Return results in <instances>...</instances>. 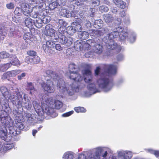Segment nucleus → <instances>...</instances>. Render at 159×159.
Returning a JSON list of instances; mask_svg holds the SVG:
<instances>
[{
    "label": "nucleus",
    "mask_w": 159,
    "mask_h": 159,
    "mask_svg": "<svg viewBox=\"0 0 159 159\" xmlns=\"http://www.w3.org/2000/svg\"><path fill=\"white\" fill-rule=\"evenodd\" d=\"M33 105L36 112L38 115L40 116H42L44 114V112L42 106L41 107L36 100H34L33 102Z\"/></svg>",
    "instance_id": "18"
},
{
    "label": "nucleus",
    "mask_w": 159,
    "mask_h": 159,
    "mask_svg": "<svg viewBox=\"0 0 159 159\" xmlns=\"http://www.w3.org/2000/svg\"><path fill=\"white\" fill-rule=\"evenodd\" d=\"M23 14L26 16H30L32 8L30 7L29 5L23 3L21 6Z\"/></svg>",
    "instance_id": "22"
},
{
    "label": "nucleus",
    "mask_w": 159,
    "mask_h": 159,
    "mask_svg": "<svg viewBox=\"0 0 159 159\" xmlns=\"http://www.w3.org/2000/svg\"><path fill=\"white\" fill-rule=\"evenodd\" d=\"M80 13H83V11H80L79 14H78V12L75 11H74L71 12V13H70V16L74 17L75 19H76L77 20H78L80 18L79 17V14H80Z\"/></svg>",
    "instance_id": "43"
},
{
    "label": "nucleus",
    "mask_w": 159,
    "mask_h": 159,
    "mask_svg": "<svg viewBox=\"0 0 159 159\" xmlns=\"http://www.w3.org/2000/svg\"><path fill=\"white\" fill-rule=\"evenodd\" d=\"M57 1L58 5L61 6L65 5L66 2V0H57Z\"/></svg>",
    "instance_id": "61"
},
{
    "label": "nucleus",
    "mask_w": 159,
    "mask_h": 159,
    "mask_svg": "<svg viewBox=\"0 0 159 159\" xmlns=\"http://www.w3.org/2000/svg\"><path fill=\"white\" fill-rule=\"evenodd\" d=\"M58 22L59 24L60 25V28H59V29L61 28V30H62V31H63V29L62 27V28L61 27V26H66V22L65 21H64L62 19L59 20Z\"/></svg>",
    "instance_id": "58"
},
{
    "label": "nucleus",
    "mask_w": 159,
    "mask_h": 159,
    "mask_svg": "<svg viewBox=\"0 0 159 159\" xmlns=\"http://www.w3.org/2000/svg\"><path fill=\"white\" fill-rule=\"evenodd\" d=\"M47 4L49 5V8L51 10L55 9L58 5L57 1L52 2H51Z\"/></svg>",
    "instance_id": "46"
},
{
    "label": "nucleus",
    "mask_w": 159,
    "mask_h": 159,
    "mask_svg": "<svg viewBox=\"0 0 159 159\" xmlns=\"http://www.w3.org/2000/svg\"><path fill=\"white\" fill-rule=\"evenodd\" d=\"M2 109L0 111V120L2 123L4 125L8 126L9 125H13L12 120L10 117L8 116L4 115V113L8 111L10 109L9 104L7 100L2 105Z\"/></svg>",
    "instance_id": "9"
},
{
    "label": "nucleus",
    "mask_w": 159,
    "mask_h": 159,
    "mask_svg": "<svg viewBox=\"0 0 159 159\" xmlns=\"http://www.w3.org/2000/svg\"><path fill=\"white\" fill-rule=\"evenodd\" d=\"M32 59L31 58H26L25 61L28 64H36L39 63L40 61V58L36 55L34 56V60H32Z\"/></svg>",
    "instance_id": "25"
},
{
    "label": "nucleus",
    "mask_w": 159,
    "mask_h": 159,
    "mask_svg": "<svg viewBox=\"0 0 159 159\" xmlns=\"http://www.w3.org/2000/svg\"><path fill=\"white\" fill-rule=\"evenodd\" d=\"M74 153L71 151L65 152L63 155L62 159H73Z\"/></svg>",
    "instance_id": "33"
},
{
    "label": "nucleus",
    "mask_w": 159,
    "mask_h": 159,
    "mask_svg": "<svg viewBox=\"0 0 159 159\" xmlns=\"http://www.w3.org/2000/svg\"><path fill=\"white\" fill-rule=\"evenodd\" d=\"M56 32L51 25L48 24L46 26L44 31L45 34L51 37L53 39L57 40L59 38V36Z\"/></svg>",
    "instance_id": "12"
},
{
    "label": "nucleus",
    "mask_w": 159,
    "mask_h": 159,
    "mask_svg": "<svg viewBox=\"0 0 159 159\" xmlns=\"http://www.w3.org/2000/svg\"><path fill=\"white\" fill-rule=\"evenodd\" d=\"M39 1L42 2L43 5L42 7H43V5L46 6V3H49L53 1V0H39Z\"/></svg>",
    "instance_id": "63"
},
{
    "label": "nucleus",
    "mask_w": 159,
    "mask_h": 159,
    "mask_svg": "<svg viewBox=\"0 0 159 159\" xmlns=\"http://www.w3.org/2000/svg\"><path fill=\"white\" fill-rule=\"evenodd\" d=\"M118 67L117 64L111 65H105L104 66V72L100 73V69L97 67L95 70V76H98L100 78L97 82L99 88L105 92L110 91L113 86V83L109 76L110 75H114L117 72Z\"/></svg>",
    "instance_id": "1"
},
{
    "label": "nucleus",
    "mask_w": 159,
    "mask_h": 159,
    "mask_svg": "<svg viewBox=\"0 0 159 159\" xmlns=\"http://www.w3.org/2000/svg\"><path fill=\"white\" fill-rule=\"evenodd\" d=\"M25 23L26 26L30 28L34 24V20L30 17H28L25 20Z\"/></svg>",
    "instance_id": "36"
},
{
    "label": "nucleus",
    "mask_w": 159,
    "mask_h": 159,
    "mask_svg": "<svg viewBox=\"0 0 159 159\" xmlns=\"http://www.w3.org/2000/svg\"><path fill=\"white\" fill-rule=\"evenodd\" d=\"M93 51L95 54H100L103 51V47L102 45L97 43L93 47Z\"/></svg>",
    "instance_id": "26"
},
{
    "label": "nucleus",
    "mask_w": 159,
    "mask_h": 159,
    "mask_svg": "<svg viewBox=\"0 0 159 159\" xmlns=\"http://www.w3.org/2000/svg\"><path fill=\"white\" fill-rule=\"evenodd\" d=\"M79 17L78 22L81 24H82L83 26L84 25L87 27L91 26V23L88 20L84 14L80 13L79 15Z\"/></svg>",
    "instance_id": "19"
},
{
    "label": "nucleus",
    "mask_w": 159,
    "mask_h": 159,
    "mask_svg": "<svg viewBox=\"0 0 159 159\" xmlns=\"http://www.w3.org/2000/svg\"><path fill=\"white\" fill-rule=\"evenodd\" d=\"M74 110L77 112H85L86 111V110L84 107H76L74 108Z\"/></svg>",
    "instance_id": "54"
},
{
    "label": "nucleus",
    "mask_w": 159,
    "mask_h": 159,
    "mask_svg": "<svg viewBox=\"0 0 159 159\" xmlns=\"http://www.w3.org/2000/svg\"><path fill=\"white\" fill-rule=\"evenodd\" d=\"M115 4L121 8L124 9L126 7V4L121 0H113Z\"/></svg>",
    "instance_id": "32"
},
{
    "label": "nucleus",
    "mask_w": 159,
    "mask_h": 159,
    "mask_svg": "<svg viewBox=\"0 0 159 159\" xmlns=\"http://www.w3.org/2000/svg\"><path fill=\"white\" fill-rule=\"evenodd\" d=\"M45 75H44V78H42L43 82H39L42 87L44 91L49 93L54 92L55 85V83L58 82L61 78L58 74L51 70H47L45 72Z\"/></svg>",
    "instance_id": "2"
},
{
    "label": "nucleus",
    "mask_w": 159,
    "mask_h": 159,
    "mask_svg": "<svg viewBox=\"0 0 159 159\" xmlns=\"http://www.w3.org/2000/svg\"><path fill=\"white\" fill-rule=\"evenodd\" d=\"M128 39H129L130 42L131 43H134L135 40L136 39V35L134 33H133L131 35L129 34V35H128Z\"/></svg>",
    "instance_id": "44"
},
{
    "label": "nucleus",
    "mask_w": 159,
    "mask_h": 159,
    "mask_svg": "<svg viewBox=\"0 0 159 159\" xmlns=\"http://www.w3.org/2000/svg\"><path fill=\"white\" fill-rule=\"evenodd\" d=\"M9 99L13 104L17 108L24 107L28 110L31 109L32 104L30 101L26 98L25 95L23 98L22 94L19 92L17 89H15L14 93L12 95Z\"/></svg>",
    "instance_id": "4"
},
{
    "label": "nucleus",
    "mask_w": 159,
    "mask_h": 159,
    "mask_svg": "<svg viewBox=\"0 0 159 159\" xmlns=\"http://www.w3.org/2000/svg\"><path fill=\"white\" fill-rule=\"evenodd\" d=\"M58 31L60 34L58 35L59 43L67 46H69L72 44L73 40L72 38L66 37L65 35H63L64 31L61 30V28L59 29Z\"/></svg>",
    "instance_id": "11"
},
{
    "label": "nucleus",
    "mask_w": 159,
    "mask_h": 159,
    "mask_svg": "<svg viewBox=\"0 0 159 159\" xmlns=\"http://www.w3.org/2000/svg\"><path fill=\"white\" fill-rule=\"evenodd\" d=\"M69 71L70 79L79 82L83 81V78L79 72L80 70L74 64L72 63L69 65Z\"/></svg>",
    "instance_id": "10"
},
{
    "label": "nucleus",
    "mask_w": 159,
    "mask_h": 159,
    "mask_svg": "<svg viewBox=\"0 0 159 159\" xmlns=\"http://www.w3.org/2000/svg\"><path fill=\"white\" fill-rule=\"evenodd\" d=\"M82 43H84V44H82V47H83V50H88L91 48V47H90V46L87 43L83 41Z\"/></svg>",
    "instance_id": "52"
},
{
    "label": "nucleus",
    "mask_w": 159,
    "mask_h": 159,
    "mask_svg": "<svg viewBox=\"0 0 159 159\" xmlns=\"http://www.w3.org/2000/svg\"><path fill=\"white\" fill-rule=\"evenodd\" d=\"M53 103L54 107H55L56 109H59L62 105V103L58 100H55L53 102Z\"/></svg>",
    "instance_id": "45"
},
{
    "label": "nucleus",
    "mask_w": 159,
    "mask_h": 159,
    "mask_svg": "<svg viewBox=\"0 0 159 159\" xmlns=\"http://www.w3.org/2000/svg\"><path fill=\"white\" fill-rule=\"evenodd\" d=\"M118 156L119 157H123L124 159H130L133 156V153L129 151H122L118 152Z\"/></svg>",
    "instance_id": "21"
},
{
    "label": "nucleus",
    "mask_w": 159,
    "mask_h": 159,
    "mask_svg": "<svg viewBox=\"0 0 159 159\" xmlns=\"http://www.w3.org/2000/svg\"><path fill=\"white\" fill-rule=\"evenodd\" d=\"M60 15L64 17H69L70 16V11L66 9H61L60 12Z\"/></svg>",
    "instance_id": "35"
},
{
    "label": "nucleus",
    "mask_w": 159,
    "mask_h": 159,
    "mask_svg": "<svg viewBox=\"0 0 159 159\" xmlns=\"http://www.w3.org/2000/svg\"><path fill=\"white\" fill-rule=\"evenodd\" d=\"M95 55V53L92 50L86 52L85 54V56L86 58L92 57Z\"/></svg>",
    "instance_id": "56"
},
{
    "label": "nucleus",
    "mask_w": 159,
    "mask_h": 159,
    "mask_svg": "<svg viewBox=\"0 0 159 159\" xmlns=\"http://www.w3.org/2000/svg\"><path fill=\"white\" fill-rule=\"evenodd\" d=\"M7 127L8 128L9 134L14 136H15L18 134L17 131H16V127L14 126L13 124V125H9Z\"/></svg>",
    "instance_id": "31"
},
{
    "label": "nucleus",
    "mask_w": 159,
    "mask_h": 159,
    "mask_svg": "<svg viewBox=\"0 0 159 159\" xmlns=\"http://www.w3.org/2000/svg\"><path fill=\"white\" fill-rule=\"evenodd\" d=\"M84 81L80 82L75 81L67 89V85L63 79H60L57 84V86L59 91L61 93L65 94L66 92L69 96L74 95L75 92H78L85 86L84 84Z\"/></svg>",
    "instance_id": "3"
},
{
    "label": "nucleus",
    "mask_w": 159,
    "mask_h": 159,
    "mask_svg": "<svg viewBox=\"0 0 159 159\" xmlns=\"http://www.w3.org/2000/svg\"><path fill=\"white\" fill-rule=\"evenodd\" d=\"M99 10L102 12H106L108 11V8L106 6H102L99 7Z\"/></svg>",
    "instance_id": "60"
},
{
    "label": "nucleus",
    "mask_w": 159,
    "mask_h": 159,
    "mask_svg": "<svg viewBox=\"0 0 159 159\" xmlns=\"http://www.w3.org/2000/svg\"><path fill=\"white\" fill-rule=\"evenodd\" d=\"M88 1L94 7L98 6L100 4L99 0H88Z\"/></svg>",
    "instance_id": "53"
},
{
    "label": "nucleus",
    "mask_w": 159,
    "mask_h": 159,
    "mask_svg": "<svg viewBox=\"0 0 159 159\" xmlns=\"http://www.w3.org/2000/svg\"><path fill=\"white\" fill-rule=\"evenodd\" d=\"M91 33H92L93 34L92 35H94L96 36H99L101 35H102L104 33H107L109 31L108 27L106 26L104 27L103 28L101 29L100 30H91Z\"/></svg>",
    "instance_id": "20"
},
{
    "label": "nucleus",
    "mask_w": 159,
    "mask_h": 159,
    "mask_svg": "<svg viewBox=\"0 0 159 159\" xmlns=\"http://www.w3.org/2000/svg\"><path fill=\"white\" fill-rule=\"evenodd\" d=\"M114 32H117L119 38L121 41H124L125 39H128L129 34L123 30L121 27H119L116 28V31Z\"/></svg>",
    "instance_id": "16"
},
{
    "label": "nucleus",
    "mask_w": 159,
    "mask_h": 159,
    "mask_svg": "<svg viewBox=\"0 0 159 159\" xmlns=\"http://www.w3.org/2000/svg\"><path fill=\"white\" fill-rule=\"evenodd\" d=\"M148 150L149 152L151 153L154 154L156 157L159 158V151H155L152 149H148Z\"/></svg>",
    "instance_id": "55"
},
{
    "label": "nucleus",
    "mask_w": 159,
    "mask_h": 159,
    "mask_svg": "<svg viewBox=\"0 0 159 159\" xmlns=\"http://www.w3.org/2000/svg\"><path fill=\"white\" fill-rule=\"evenodd\" d=\"M108 153H111V149L107 148L98 147L93 149L88 154V157L83 154L79 155L78 159H100L102 156L105 158L107 156Z\"/></svg>",
    "instance_id": "6"
},
{
    "label": "nucleus",
    "mask_w": 159,
    "mask_h": 159,
    "mask_svg": "<svg viewBox=\"0 0 159 159\" xmlns=\"http://www.w3.org/2000/svg\"><path fill=\"white\" fill-rule=\"evenodd\" d=\"M11 67V64L9 63L2 64L0 65V71L5 72Z\"/></svg>",
    "instance_id": "34"
},
{
    "label": "nucleus",
    "mask_w": 159,
    "mask_h": 159,
    "mask_svg": "<svg viewBox=\"0 0 159 159\" xmlns=\"http://www.w3.org/2000/svg\"><path fill=\"white\" fill-rule=\"evenodd\" d=\"M26 116L27 118L28 121L29 123H32L35 119L34 115L29 113H27L26 114Z\"/></svg>",
    "instance_id": "38"
},
{
    "label": "nucleus",
    "mask_w": 159,
    "mask_h": 159,
    "mask_svg": "<svg viewBox=\"0 0 159 159\" xmlns=\"http://www.w3.org/2000/svg\"><path fill=\"white\" fill-rule=\"evenodd\" d=\"M0 91L3 95L4 99H9L12 95L15 92V89L12 90H10L9 92L7 90V88L4 86H2L0 88Z\"/></svg>",
    "instance_id": "17"
},
{
    "label": "nucleus",
    "mask_w": 159,
    "mask_h": 159,
    "mask_svg": "<svg viewBox=\"0 0 159 159\" xmlns=\"http://www.w3.org/2000/svg\"><path fill=\"white\" fill-rule=\"evenodd\" d=\"M10 77V76L8 71L4 73L2 76V79L3 80L8 79Z\"/></svg>",
    "instance_id": "62"
},
{
    "label": "nucleus",
    "mask_w": 159,
    "mask_h": 159,
    "mask_svg": "<svg viewBox=\"0 0 159 159\" xmlns=\"http://www.w3.org/2000/svg\"><path fill=\"white\" fill-rule=\"evenodd\" d=\"M27 89L28 90L30 91V93L31 94H32V92H34L35 91L34 85L31 82H28L27 83Z\"/></svg>",
    "instance_id": "41"
},
{
    "label": "nucleus",
    "mask_w": 159,
    "mask_h": 159,
    "mask_svg": "<svg viewBox=\"0 0 159 159\" xmlns=\"http://www.w3.org/2000/svg\"><path fill=\"white\" fill-rule=\"evenodd\" d=\"M10 62L9 63L12 65L18 66L20 65V62L17 57L15 55H11L9 58Z\"/></svg>",
    "instance_id": "24"
},
{
    "label": "nucleus",
    "mask_w": 159,
    "mask_h": 159,
    "mask_svg": "<svg viewBox=\"0 0 159 159\" xmlns=\"http://www.w3.org/2000/svg\"><path fill=\"white\" fill-rule=\"evenodd\" d=\"M43 23L42 17H39L35 20H34V25L38 28H40L42 27Z\"/></svg>",
    "instance_id": "30"
},
{
    "label": "nucleus",
    "mask_w": 159,
    "mask_h": 159,
    "mask_svg": "<svg viewBox=\"0 0 159 159\" xmlns=\"http://www.w3.org/2000/svg\"><path fill=\"white\" fill-rule=\"evenodd\" d=\"M31 35L30 33H26L24 34V39L26 42H28V40H30V39H31Z\"/></svg>",
    "instance_id": "57"
},
{
    "label": "nucleus",
    "mask_w": 159,
    "mask_h": 159,
    "mask_svg": "<svg viewBox=\"0 0 159 159\" xmlns=\"http://www.w3.org/2000/svg\"><path fill=\"white\" fill-rule=\"evenodd\" d=\"M22 8H20V7H16L14 11V13L15 15L20 16L22 15Z\"/></svg>",
    "instance_id": "51"
},
{
    "label": "nucleus",
    "mask_w": 159,
    "mask_h": 159,
    "mask_svg": "<svg viewBox=\"0 0 159 159\" xmlns=\"http://www.w3.org/2000/svg\"><path fill=\"white\" fill-rule=\"evenodd\" d=\"M7 129L5 125L0 126V138L7 142H9L11 138L10 137L7 136Z\"/></svg>",
    "instance_id": "14"
},
{
    "label": "nucleus",
    "mask_w": 159,
    "mask_h": 159,
    "mask_svg": "<svg viewBox=\"0 0 159 159\" xmlns=\"http://www.w3.org/2000/svg\"><path fill=\"white\" fill-rule=\"evenodd\" d=\"M118 36L117 32H112L104 37L103 39V42L105 43V46L107 49L111 50L116 49L118 51L121 50V47L117 45L113 40L114 38Z\"/></svg>",
    "instance_id": "7"
},
{
    "label": "nucleus",
    "mask_w": 159,
    "mask_h": 159,
    "mask_svg": "<svg viewBox=\"0 0 159 159\" xmlns=\"http://www.w3.org/2000/svg\"><path fill=\"white\" fill-rule=\"evenodd\" d=\"M22 31V29L19 27L16 26L15 28H11L10 29L8 35L10 37H12L17 35L18 36L20 37L22 35L21 32Z\"/></svg>",
    "instance_id": "15"
},
{
    "label": "nucleus",
    "mask_w": 159,
    "mask_h": 159,
    "mask_svg": "<svg viewBox=\"0 0 159 159\" xmlns=\"http://www.w3.org/2000/svg\"><path fill=\"white\" fill-rule=\"evenodd\" d=\"M8 29L5 26L0 27V40H3L7 34Z\"/></svg>",
    "instance_id": "27"
},
{
    "label": "nucleus",
    "mask_w": 159,
    "mask_h": 159,
    "mask_svg": "<svg viewBox=\"0 0 159 159\" xmlns=\"http://www.w3.org/2000/svg\"><path fill=\"white\" fill-rule=\"evenodd\" d=\"M26 76V73L25 72L22 73L17 76V78L19 80H21Z\"/></svg>",
    "instance_id": "64"
},
{
    "label": "nucleus",
    "mask_w": 159,
    "mask_h": 159,
    "mask_svg": "<svg viewBox=\"0 0 159 159\" xmlns=\"http://www.w3.org/2000/svg\"><path fill=\"white\" fill-rule=\"evenodd\" d=\"M42 19L43 23L46 24L51 20V17L48 16H46L43 17H42Z\"/></svg>",
    "instance_id": "50"
},
{
    "label": "nucleus",
    "mask_w": 159,
    "mask_h": 159,
    "mask_svg": "<svg viewBox=\"0 0 159 159\" xmlns=\"http://www.w3.org/2000/svg\"><path fill=\"white\" fill-rule=\"evenodd\" d=\"M76 21L77 22H73L72 24V25L73 26L75 32L76 31L81 32L82 29V24H81L78 22L79 20H76Z\"/></svg>",
    "instance_id": "29"
},
{
    "label": "nucleus",
    "mask_w": 159,
    "mask_h": 159,
    "mask_svg": "<svg viewBox=\"0 0 159 159\" xmlns=\"http://www.w3.org/2000/svg\"><path fill=\"white\" fill-rule=\"evenodd\" d=\"M80 32V33L79 34V36L81 39H86L89 38V34L87 32L83 31Z\"/></svg>",
    "instance_id": "39"
},
{
    "label": "nucleus",
    "mask_w": 159,
    "mask_h": 159,
    "mask_svg": "<svg viewBox=\"0 0 159 159\" xmlns=\"http://www.w3.org/2000/svg\"><path fill=\"white\" fill-rule=\"evenodd\" d=\"M94 25L95 28H100L103 25V21L100 19L96 20L94 22Z\"/></svg>",
    "instance_id": "40"
},
{
    "label": "nucleus",
    "mask_w": 159,
    "mask_h": 159,
    "mask_svg": "<svg viewBox=\"0 0 159 159\" xmlns=\"http://www.w3.org/2000/svg\"><path fill=\"white\" fill-rule=\"evenodd\" d=\"M55 44L52 41L49 40L46 42V44L43 45V48L45 52L47 53L50 52L51 49L49 48H53L55 47Z\"/></svg>",
    "instance_id": "23"
},
{
    "label": "nucleus",
    "mask_w": 159,
    "mask_h": 159,
    "mask_svg": "<svg viewBox=\"0 0 159 159\" xmlns=\"http://www.w3.org/2000/svg\"><path fill=\"white\" fill-rule=\"evenodd\" d=\"M82 40H79L74 43V48L77 51L83 50L82 44L84 43H82Z\"/></svg>",
    "instance_id": "28"
},
{
    "label": "nucleus",
    "mask_w": 159,
    "mask_h": 159,
    "mask_svg": "<svg viewBox=\"0 0 159 159\" xmlns=\"http://www.w3.org/2000/svg\"><path fill=\"white\" fill-rule=\"evenodd\" d=\"M41 6H36L34 7L32 9L30 16L33 18H37L40 17H43L44 16V13L45 11H42L41 9Z\"/></svg>",
    "instance_id": "13"
},
{
    "label": "nucleus",
    "mask_w": 159,
    "mask_h": 159,
    "mask_svg": "<svg viewBox=\"0 0 159 159\" xmlns=\"http://www.w3.org/2000/svg\"><path fill=\"white\" fill-rule=\"evenodd\" d=\"M10 55L6 52H2L0 53V58L4 59L8 57L10 58Z\"/></svg>",
    "instance_id": "49"
},
{
    "label": "nucleus",
    "mask_w": 159,
    "mask_h": 159,
    "mask_svg": "<svg viewBox=\"0 0 159 159\" xmlns=\"http://www.w3.org/2000/svg\"><path fill=\"white\" fill-rule=\"evenodd\" d=\"M66 32L68 34L71 35H73L75 32L72 25L69 26L66 28Z\"/></svg>",
    "instance_id": "42"
},
{
    "label": "nucleus",
    "mask_w": 159,
    "mask_h": 159,
    "mask_svg": "<svg viewBox=\"0 0 159 159\" xmlns=\"http://www.w3.org/2000/svg\"><path fill=\"white\" fill-rule=\"evenodd\" d=\"M86 42L91 47H93L97 43L93 39H89L86 41Z\"/></svg>",
    "instance_id": "59"
},
{
    "label": "nucleus",
    "mask_w": 159,
    "mask_h": 159,
    "mask_svg": "<svg viewBox=\"0 0 159 159\" xmlns=\"http://www.w3.org/2000/svg\"><path fill=\"white\" fill-rule=\"evenodd\" d=\"M104 19L105 22L107 23L111 22L114 19L112 16L111 14H106L104 16Z\"/></svg>",
    "instance_id": "37"
},
{
    "label": "nucleus",
    "mask_w": 159,
    "mask_h": 159,
    "mask_svg": "<svg viewBox=\"0 0 159 159\" xmlns=\"http://www.w3.org/2000/svg\"><path fill=\"white\" fill-rule=\"evenodd\" d=\"M42 107L44 113L52 117L57 116V114L54 112L53 101L52 98H48L42 103Z\"/></svg>",
    "instance_id": "8"
},
{
    "label": "nucleus",
    "mask_w": 159,
    "mask_h": 159,
    "mask_svg": "<svg viewBox=\"0 0 159 159\" xmlns=\"http://www.w3.org/2000/svg\"><path fill=\"white\" fill-rule=\"evenodd\" d=\"M14 147V144L13 143H6L4 145L3 148L5 150L10 149Z\"/></svg>",
    "instance_id": "47"
},
{
    "label": "nucleus",
    "mask_w": 159,
    "mask_h": 159,
    "mask_svg": "<svg viewBox=\"0 0 159 159\" xmlns=\"http://www.w3.org/2000/svg\"><path fill=\"white\" fill-rule=\"evenodd\" d=\"M21 71L20 70H15L8 71L10 77L15 76L17 75L20 73Z\"/></svg>",
    "instance_id": "48"
},
{
    "label": "nucleus",
    "mask_w": 159,
    "mask_h": 159,
    "mask_svg": "<svg viewBox=\"0 0 159 159\" xmlns=\"http://www.w3.org/2000/svg\"><path fill=\"white\" fill-rule=\"evenodd\" d=\"M87 66L88 69H85L82 71V73L84 77L83 83L84 84V82L85 81V83L88 84L87 88L90 92L84 93V96L87 97L89 96L91 94H94L100 91L99 88H98L93 81L92 73L90 69V66L89 65H87Z\"/></svg>",
    "instance_id": "5"
}]
</instances>
